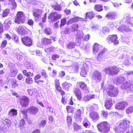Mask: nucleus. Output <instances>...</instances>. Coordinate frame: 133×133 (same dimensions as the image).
Returning <instances> with one entry per match:
<instances>
[{"label": "nucleus", "instance_id": "obj_1", "mask_svg": "<svg viewBox=\"0 0 133 133\" xmlns=\"http://www.w3.org/2000/svg\"><path fill=\"white\" fill-rule=\"evenodd\" d=\"M125 79L123 76H120L114 80V82L117 84H122L121 87L122 89H128L133 92V83L125 82Z\"/></svg>", "mask_w": 133, "mask_h": 133}, {"label": "nucleus", "instance_id": "obj_2", "mask_svg": "<svg viewBox=\"0 0 133 133\" xmlns=\"http://www.w3.org/2000/svg\"><path fill=\"white\" fill-rule=\"evenodd\" d=\"M105 89L106 90L107 94L111 97H115L118 93V91L117 88L112 85H106Z\"/></svg>", "mask_w": 133, "mask_h": 133}, {"label": "nucleus", "instance_id": "obj_3", "mask_svg": "<svg viewBox=\"0 0 133 133\" xmlns=\"http://www.w3.org/2000/svg\"><path fill=\"white\" fill-rule=\"evenodd\" d=\"M27 111L30 114L35 115L38 112V109L36 107L34 106H31L27 110H21L20 112L23 115V118L26 119L27 118Z\"/></svg>", "mask_w": 133, "mask_h": 133}, {"label": "nucleus", "instance_id": "obj_4", "mask_svg": "<svg viewBox=\"0 0 133 133\" xmlns=\"http://www.w3.org/2000/svg\"><path fill=\"white\" fill-rule=\"evenodd\" d=\"M97 127L98 130L102 132H107L110 128V127L107 122H101L97 125Z\"/></svg>", "mask_w": 133, "mask_h": 133}, {"label": "nucleus", "instance_id": "obj_5", "mask_svg": "<svg viewBox=\"0 0 133 133\" xmlns=\"http://www.w3.org/2000/svg\"><path fill=\"white\" fill-rule=\"evenodd\" d=\"M119 69L115 66H113L105 68L104 71L107 74L112 75L117 74Z\"/></svg>", "mask_w": 133, "mask_h": 133}, {"label": "nucleus", "instance_id": "obj_6", "mask_svg": "<svg viewBox=\"0 0 133 133\" xmlns=\"http://www.w3.org/2000/svg\"><path fill=\"white\" fill-rule=\"evenodd\" d=\"M25 18L24 13L21 11H18L17 14L15 22L19 24L23 23L25 21Z\"/></svg>", "mask_w": 133, "mask_h": 133}, {"label": "nucleus", "instance_id": "obj_7", "mask_svg": "<svg viewBox=\"0 0 133 133\" xmlns=\"http://www.w3.org/2000/svg\"><path fill=\"white\" fill-rule=\"evenodd\" d=\"M2 124L1 125L0 130L5 132L10 127V121L8 119H5L2 120Z\"/></svg>", "mask_w": 133, "mask_h": 133}, {"label": "nucleus", "instance_id": "obj_8", "mask_svg": "<svg viewBox=\"0 0 133 133\" xmlns=\"http://www.w3.org/2000/svg\"><path fill=\"white\" fill-rule=\"evenodd\" d=\"M19 102L22 107H26L29 104V99L26 96H22L19 98Z\"/></svg>", "mask_w": 133, "mask_h": 133}, {"label": "nucleus", "instance_id": "obj_9", "mask_svg": "<svg viewBox=\"0 0 133 133\" xmlns=\"http://www.w3.org/2000/svg\"><path fill=\"white\" fill-rule=\"evenodd\" d=\"M118 37L117 35H110L107 39V41L109 43H113L115 44H118Z\"/></svg>", "mask_w": 133, "mask_h": 133}, {"label": "nucleus", "instance_id": "obj_10", "mask_svg": "<svg viewBox=\"0 0 133 133\" xmlns=\"http://www.w3.org/2000/svg\"><path fill=\"white\" fill-rule=\"evenodd\" d=\"M92 79L97 83L99 82L102 79V75L101 72L98 71H95L92 76Z\"/></svg>", "mask_w": 133, "mask_h": 133}, {"label": "nucleus", "instance_id": "obj_11", "mask_svg": "<svg viewBox=\"0 0 133 133\" xmlns=\"http://www.w3.org/2000/svg\"><path fill=\"white\" fill-rule=\"evenodd\" d=\"M130 122L128 120L124 119L119 124V127L123 130L127 129L129 127Z\"/></svg>", "mask_w": 133, "mask_h": 133}, {"label": "nucleus", "instance_id": "obj_12", "mask_svg": "<svg viewBox=\"0 0 133 133\" xmlns=\"http://www.w3.org/2000/svg\"><path fill=\"white\" fill-rule=\"evenodd\" d=\"M61 16L62 15L61 14L57 15L56 13L55 12L50 14L48 17V18L51 19L52 22H55L60 19L61 18Z\"/></svg>", "mask_w": 133, "mask_h": 133}, {"label": "nucleus", "instance_id": "obj_13", "mask_svg": "<svg viewBox=\"0 0 133 133\" xmlns=\"http://www.w3.org/2000/svg\"><path fill=\"white\" fill-rule=\"evenodd\" d=\"M89 69V66L85 63L84 64L81 68V70L80 72L81 76L83 77L86 76L87 73L88 72Z\"/></svg>", "mask_w": 133, "mask_h": 133}, {"label": "nucleus", "instance_id": "obj_14", "mask_svg": "<svg viewBox=\"0 0 133 133\" xmlns=\"http://www.w3.org/2000/svg\"><path fill=\"white\" fill-rule=\"evenodd\" d=\"M21 41L26 46H30L32 45V41L29 37H24L21 38Z\"/></svg>", "mask_w": 133, "mask_h": 133}, {"label": "nucleus", "instance_id": "obj_15", "mask_svg": "<svg viewBox=\"0 0 133 133\" xmlns=\"http://www.w3.org/2000/svg\"><path fill=\"white\" fill-rule=\"evenodd\" d=\"M18 32L21 35H24L29 31L25 26H19L17 29Z\"/></svg>", "mask_w": 133, "mask_h": 133}, {"label": "nucleus", "instance_id": "obj_16", "mask_svg": "<svg viewBox=\"0 0 133 133\" xmlns=\"http://www.w3.org/2000/svg\"><path fill=\"white\" fill-rule=\"evenodd\" d=\"M84 108H82L81 109H78L75 115V118L76 120L78 121H80L82 118V117L81 114H83L84 110Z\"/></svg>", "mask_w": 133, "mask_h": 133}, {"label": "nucleus", "instance_id": "obj_17", "mask_svg": "<svg viewBox=\"0 0 133 133\" xmlns=\"http://www.w3.org/2000/svg\"><path fill=\"white\" fill-rule=\"evenodd\" d=\"M128 105V103L125 101H123L117 103L115 106L116 109L123 110Z\"/></svg>", "mask_w": 133, "mask_h": 133}, {"label": "nucleus", "instance_id": "obj_18", "mask_svg": "<svg viewBox=\"0 0 133 133\" xmlns=\"http://www.w3.org/2000/svg\"><path fill=\"white\" fill-rule=\"evenodd\" d=\"M119 31H121L123 33L128 32L131 31V29L127 26L123 25H122L118 28Z\"/></svg>", "mask_w": 133, "mask_h": 133}, {"label": "nucleus", "instance_id": "obj_19", "mask_svg": "<svg viewBox=\"0 0 133 133\" xmlns=\"http://www.w3.org/2000/svg\"><path fill=\"white\" fill-rule=\"evenodd\" d=\"M117 14L115 12H110L107 14L105 18L112 20L117 17Z\"/></svg>", "mask_w": 133, "mask_h": 133}, {"label": "nucleus", "instance_id": "obj_20", "mask_svg": "<svg viewBox=\"0 0 133 133\" xmlns=\"http://www.w3.org/2000/svg\"><path fill=\"white\" fill-rule=\"evenodd\" d=\"M89 116L92 120L94 121L98 120L99 118L98 114L95 111L90 112Z\"/></svg>", "mask_w": 133, "mask_h": 133}, {"label": "nucleus", "instance_id": "obj_21", "mask_svg": "<svg viewBox=\"0 0 133 133\" xmlns=\"http://www.w3.org/2000/svg\"><path fill=\"white\" fill-rule=\"evenodd\" d=\"M112 104L111 98H109L105 100V106L107 109H109L111 107Z\"/></svg>", "mask_w": 133, "mask_h": 133}, {"label": "nucleus", "instance_id": "obj_22", "mask_svg": "<svg viewBox=\"0 0 133 133\" xmlns=\"http://www.w3.org/2000/svg\"><path fill=\"white\" fill-rule=\"evenodd\" d=\"M74 91L77 99L79 100H80L82 98V96L80 90L77 88H75L74 89Z\"/></svg>", "mask_w": 133, "mask_h": 133}, {"label": "nucleus", "instance_id": "obj_23", "mask_svg": "<svg viewBox=\"0 0 133 133\" xmlns=\"http://www.w3.org/2000/svg\"><path fill=\"white\" fill-rule=\"evenodd\" d=\"M42 12V11L41 10L36 9L34 10V11L33 13V15L36 19H39L40 17Z\"/></svg>", "mask_w": 133, "mask_h": 133}, {"label": "nucleus", "instance_id": "obj_24", "mask_svg": "<svg viewBox=\"0 0 133 133\" xmlns=\"http://www.w3.org/2000/svg\"><path fill=\"white\" fill-rule=\"evenodd\" d=\"M76 86L80 87L82 90H86L87 88L86 84L83 82H78L76 84Z\"/></svg>", "mask_w": 133, "mask_h": 133}, {"label": "nucleus", "instance_id": "obj_25", "mask_svg": "<svg viewBox=\"0 0 133 133\" xmlns=\"http://www.w3.org/2000/svg\"><path fill=\"white\" fill-rule=\"evenodd\" d=\"M102 46L97 43H95L94 46L93 52L95 54L97 53L100 49H102Z\"/></svg>", "mask_w": 133, "mask_h": 133}, {"label": "nucleus", "instance_id": "obj_26", "mask_svg": "<svg viewBox=\"0 0 133 133\" xmlns=\"http://www.w3.org/2000/svg\"><path fill=\"white\" fill-rule=\"evenodd\" d=\"M95 95L94 94L89 95H87L84 96L83 99V100L85 101H88L91 99L95 98Z\"/></svg>", "mask_w": 133, "mask_h": 133}, {"label": "nucleus", "instance_id": "obj_27", "mask_svg": "<svg viewBox=\"0 0 133 133\" xmlns=\"http://www.w3.org/2000/svg\"><path fill=\"white\" fill-rule=\"evenodd\" d=\"M95 15V14L92 11L87 12L85 14V16L86 18L85 19L88 18L89 19H92L94 17Z\"/></svg>", "mask_w": 133, "mask_h": 133}, {"label": "nucleus", "instance_id": "obj_28", "mask_svg": "<svg viewBox=\"0 0 133 133\" xmlns=\"http://www.w3.org/2000/svg\"><path fill=\"white\" fill-rule=\"evenodd\" d=\"M25 122L24 120L23 119L21 120L19 124V126L20 127L21 131L24 130L25 128Z\"/></svg>", "mask_w": 133, "mask_h": 133}, {"label": "nucleus", "instance_id": "obj_29", "mask_svg": "<svg viewBox=\"0 0 133 133\" xmlns=\"http://www.w3.org/2000/svg\"><path fill=\"white\" fill-rule=\"evenodd\" d=\"M62 87L66 90H68L70 87L72 86V84L71 83L65 82L62 84Z\"/></svg>", "mask_w": 133, "mask_h": 133}, {"label": "nucleus", "instance_id": "obj_30", "mask_svg": "<svg viewBox=\"0 0 133 133\" xmlns=\"http://www.w3.org/2000/svg\"><path fill=\"white\" fill-rule=\"evenodd\" d=\"M11 24V21L9 19H6L5 20L4 22V26L6 29H8L10 28Z\"/></svg>", "mask_w": 133, "mask_h": 133}, {"label": "nucleus", "instance_id": "obj_31", "mask_svg": "<svg viewBox=\"0 0 133 133\" xmlns=\"http://www.w3.org/2000/svg\"><path fill=\"white\" fill-rule=\"evenodd\" d=\"M104 52V49H103L100 51L97 57V59L98 61H100L101 60L102 58L103 57V55Z\"/></svg>", "mask_w": 133, "mask_h": 133}, {"label": "nucleus", "instance_id": "obj_32", "mask_svg": "<svg viewBox=\"0 0 133 133\" xmlns=\"http://www.w3.org/2000/svg\"><path fill=\"white\" fill-rule=\"evenodd\" d=\"M9 115L13 117L16 116L17 114V110L14 109H12L9 112Z\"/></svg>", "mask_w": 133, "mask_h": 133}, {"label": "nucleus", "instance_id": "obj_33", "mask_svg": "<svg viewBox=\"0 0 133 133\" xmlns=\"http://www.w3.org/2000/svg\"><path fill=\"white\" fill-rule=\"evenodd\" d=\"M98 109V107L97 105L95 104H93L92 105L89 107V110L91 112L94 111H96Z\"/></svg>", "mask_w": 133, "mask_h": 133}, {"label": "nucleus", "instance_id": "obj_34", "mask_svg": "<svg viewBox=\"0 0 133 133\" xmlns=\"http://www.w3.org/2000/svg\"><path fill=\"white\" fill-rule=\"evenodd\" d=\"M83 35L84 33L82 31L77 32L76 36V40H81L83 37Z\"/></svg>", "mask_w": 133, "mask_h": 133}, {"label": "nucleus", "instance_id": "obj_35", "mask_svg": "<svg viewBox=\"0 0 133 133\" xmlns=\"http://www.w3.org/2000/svg\"><path fill=\"white\" fill-rule=\"evenodd\" d=\"M43 44V45L49 44L51 42V40L46 38H44L42 39Z\"/></svg>", "mask_w": 133, "mask_h": 133}, {"label": "nucleus", "instance_id": "obj_36", "mask_svg": "<svg viewBox=\"0 0 133 133\" xmlns=\"http://www.w3.org/2000/svg\"><path fill=\"white\" fill-rule=\"evenodd\" d=\"M75 46V44L73 42H70L68 44L67 47L69 49H71L74 48Z\"/></svg>", "mask_w": 133, "mask_h": 133}, {"label": "nucleus", "instance_id": "obj_37", "mask_svg": "<svg viewBox=\"0 0 133 133\" xmlns=\"http://www.w3.org/2000/svg\"><path fill=\"white\" fill-rule=\"evenodd\" d=\"M109 32V29L107 26H105L103 28L102 30V34H106Z\"/></svg>", "mask_w": 133, "mask_h": 133}, {"label": "nucleus", "instance_id": "obj_38", "mask_svg": "<svg viewBox=\"0 0 133 133\" xmlns=\"http://www.w3.org/2000/svg\"><path fill=\"white\" fill-rule=\"evenodd\" d=\"M102 6L100 4L96 5L95 6V9L98 11L100 12L103 10Z\"/></svg>", "mask_w": 133, "mask_h": 133}, {"label": "nucleus", "instance_id": "obj_39", "mask_svg": "<svg viewBox=\"0 0 133 133\" xmlns=\"http://www.w3.org/2000/svg\"><path fill=\"white\" fill-rule=\"evenodd\" d=\"M75 108L71 106H68L66 107V109L68 113L72 112L74 111Z\"/></svg>", "mask_w": 133, "mask_h": 133}, {"label": "nucleus", "instance_id": "obj_40", "mask_svg": "<svg viewBox=\"0 0 133 133\" xmlns=\"http://www.w3.org/2000/svg\"><path fill=\"white\" fill-rule=\"evenodd\" d=\"M80 19V18L78 17H76L71 18L69 21V22L72 23L73 22H76L78 21Z\"/></svg>", "mask_w": 133, "mask_h": 133}, {"label": "nucleus", "instance_id": "obj_41", "mask_svg": "<svg viewBox=\"0 0 133 133\" xmlns=\"http://www.w3.org/2000/svg\"><path fill=\"white\" fill-rule=\"evenodd\" d=\"M25 82L26 83L29 84H31L33 82L32 79L30 77H27L25 79Z\"/></svg>", "mask_w": 133, "mask_h": 133}, {"label": "nucleus", "instance_id": "obj_42", "mask_svg": "<svg viewBox=\"0 0 133 133\" xmlns=\"http://www.w3.org/2000/svg\"><path fill=\"white\" fill-rule=\"evenodd\" d=\"M52 6L54 9L58 11H60L61 10V8L60 6L57 4L56 5H52Z\"/></svg>", "mask_w": 133, "mask_h": 133}, {"label": "nucleus", "instance_id": "obj_43", "mask_svg": "<svg viewBox=\"0 0 133 133\" xmlns=\"http://www.w3.org/2000/svg\"><path fill=\"white\" fill-rule=\"evenodd\" d=\"M73 125L75 131H78L81 129V126L76 123H74Z\"/></svg>", "mask_w": 133, "mask_h": 133}, {"label": "nucleus", "instance_id": "obj_44", "mask_svg": "<svg viewBox=\"0 0 133 133\" xmlns=\"http://www.w3.org/2000/svg\"><path fill=\"white\" fill-rule=\"evenodd\" d=\"M83 125L84 127L86 128H89L91 125L90 122L88 121L87 122L84 121L83 123Z\"/></svg>", "mask_w": 133, "mask_h": 133}, {"label": "nucleus", "instance_id": "obj_45", "mask_svg": "<svg viewBox=\"0 0 133 133\" xmlns=\"http://www.w3.org/2000/svg\"><path fill=\"white\" fill-rule=\"evenodd\" d=\"M41 77V75H36L34 78V82L35 83L38 84L39 83V81L38 80Z\"/></svg>", "mask_w": 133, "mask_h": 133}, {"label": "nucleus", "instance_id": "obj_46", "mask_svg": "<svg viewBox=\"0 0 133 133\" xmlns=\"http://www.w3.org/2000/svg\"><path fill=\"white\" fill-rule=\"evenodd\" d=\"M46 111L47 112L50 114H52L54 112V109L50 107H47L46 108Z\"/></svg>", "mask_w": 133, "mask_h": 133}, {"label": "nucleus", "instance_id": "obj_47", "mask_svg": "<svg viewBox=\"0 0 133 133\" xmlns=\"http://www.w3.org/2000/svg\"><path fill=\"white\" fill-rule=\"evenodd\" d=\"M130 18L129 14L127 13L124 15V19L128 23L129 21Z\"/></svg>", "mask_w": 133, "mask_h": 133}, {"label": "nucleus", "instance_id": "obj_48", "mask_svg": "<svg viewBox=\"0 0 133 133\" xmlns=\"http://www.w3.org/2000/svg\"><path fill=\"white\" fill-rule=\"evenodd\" d=\"M10 12V11L8 9L5 10L3 12L2 16L3 17L7 16Z\"/></svg>", "mask_w": 133, "mask_h": 133}, {"label": "nucleus", "instance_id": "obj_49", "mask_svg": "<svg viewBox=\"0 0 133 133\" xmlns=\"http://www.w3.org/2000/svg\"><path fill=\"white\" fill-rule=\"evenodd\" d=\"M67 120L68 123V125L69 127L71 125L72 123V118L71 116H67Z\"/></svg>", "mask_w": 133, "mask_h": 133}, {"label": "nucleus", "instance_id": "obj_50", "mask_svg": "<svg viewBox=\"0 0 133 133\" xmlns=\"http://www.w3.org/2000/svg\"><path fill=\"white\" fill-rule=\"evenodd\" d=\"M69 68H72V71L73 72H77L78 70L79 67L77 65H75L74 67L72 66H70Z\"/></svg>", "mask_w": 133, "mask_h": 133}, {"label": "nucleus", "instance_id": "obj_51", "mask_svg": "<svg viewBox=\"0 0 133 133\" xmlns=\"http://www.w3.org/2000/svg\"><path fill=\"white\" fill-rule=\"evenodd\" d=\"M78 28V26L77 24H74L72 26V31L74 32L76 31Z\"/></svg>", "mask_w": 133, "mask_h": 133}, {"label": "nucleus", "instance_id": "obj_52", "mask_svg": "<svg viewBox=\"0 0 133 133\" xmlns=\"http://www.w3.org/2000/svg\"><path fill=\"white\" fill-rule=\"evenodd\" d=\"M55 50L54 47H51L47 48L45 49V51L47 52H50L54 51Z\"/></svg>", "mask_w": 133, "mask_h": 133}, {"label": "nucleus", "instance_id": "obj_53", "mask_svg": "<svg viewBox=\"0 0 133 133\" xmlns=\"http://www.w3.org/2000/svg\"><path fill=\"white\" fill-rule=\"evenodd\" d=\"M11 84L13 88H15L18 86V84H16V81L15 80L13 79L12 80Z\"/></svg>", "mask_w": 133, "mask_h": 133}, {"label": "nucleus", "instance_id": "obj_54", "mask_svg": "<svg viewBox=\"0 0 133 133\" xmlns=\"http://www.w3.org/2000/svg\"><path fill=\"white\" fill-rule=\"evenodd\" d=\"M127 114H130L133 112V106H131L128 108L126 110Z\"/></svg>", "mask_w": 133, "mask_h": 133}, {"label": "nucleus", "instance_id": "obj_55", "mask_svg": "<svg viewBox=\"0 0 133 133\" xmlns=\"http://www.w3.org/2000/svg\"><path fill=\"white\" fill-rule=\"evenodd\" d=\"M16 57L18 60H21L22 58V53L21 52L19 53H17L16 54Z\"/></svg>", "mask_w": 133, "mask_h": 133}, {"label": "nucleus", "instance_id": "obj_56", "mask_svg": "<svg viewBox=\"0 0 133 133\" xmlns=\"http://www.w3.org/2000/svg\"><path fill=\"white\" fill-rule=\"evenodd\" d=\"M44 32L47 35H49L51 33V30L49 28H46L45 29Z\"/></svg>", "mask_w": 133, "mask_h": 133}, {"label": "nucleus", "instance_id": "obj_57", "mask_svg": "<svg viewBox=\"0 0 133 133\" xmlns=\"http://www.w3.org/2000/svg\"><path fill=\"white\" fill-rule=\"evenodd\" d=\"M127 24L130 26L133 27V17L130 18L129 21Z\"/></svg>", "mask_w": 133, "mask_h": 133}, {"label": "nucleus", "instance_id": "obj_58", "mask_svg": "<svg viewBox=\"0 0 133 133\" xmlns=\"http://www.w3.org/2000/svg\"><path fill=\"white\" fill-rule=\"evenodd\" d=\"M7 41L6 40H4L2 41L1 45V48H3L5 47L7 44Z\"/></svg>", "mask_w": 133, "mask_h": 133}, {"label": "nucleus", "instance_id": "obj_59", "mask_svg": "<svg viewBox=\"0 0 133 133\" xmlns=\"http://www.w3.org/2000/svg\"><path fill=\"white\" fill-rule=\"evenodd\" d=\"M66 22V20L65 18H62L61 20V24H60V27L64 26Z\"/></svg>", "mask_w": 133, "mask_h": 133}, {"label": "nucleus", "instance_id": "obj_60", "mask_svg": "<svg viewBox=\"0 0 133 133\" xmlns=\"http://www.w3.org/2000/svg\"><path fill=\"white\" fill-rule=\"evenodd\" d=\"M11 73L12 74V76H14L17 72V71L15 69H11L10 70Z\"/></svg>", "mask_w": 133, "mask_h": 133}, {"label": "nucleus", "instance_id": "obj_61", "mask_svg": "<svg viewBox=\"0 0 133 133\" xmlns=\"http://www.w3.org/2000/svg\"><path fill=\"white\" fill-rule=\"evenodd\" d=\"M46 123L45 120H43L39 124L40 126L44 127Z\"/></svg>", "mask_w": 133, "mask_h": 133}, {"label": "nucleus", "instance_id": "obj_62", "mask_svg": "<svg viewBox=\"0 0 133 133\" xmlns=\"http://www.w3.org/2000/svg\"><path fill=\"white\" fill-rule=\"evenodd\" d=\"M56 71L55 70H54L51 75L52 77L55 78L56 76Z\"/></svg>", "mask_w": 133, "mask_h": 133}, {"label": "nucleus", "instance_id": "obj_63", "mask_svg": "<svg viewBox=\"0 0 133 133\" xmlns=\"http://www.w3.org/2000/svg\"><path fill=\"white\" fill-rule=\"evenodd\" d=\"M59 56L57 54H54L52 56V58L54 60H56L57 58H59Z\"/></svg>", "mask_w": 133, "mask_h": 133}, {"label": "nucleus", "instance_id": "obj_64", "mask_svg": "<svg viewBox=\"0 0 133 133\" xmlns=\"http://www.w3.org/2000/svg\"><path fill=\"white\" fill-rule=\"evenodd\" d=\"M102 114L103 116L105 118L107 117L108 116V114L107 112H105L104 110L101 111Z\"/></svg>", "mask_w": 133, "mask_h": 133}]
</instances>
